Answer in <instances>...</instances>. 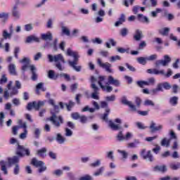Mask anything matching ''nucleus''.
<instances>
[{"mask_svg":"<svg viewBox=\"0 0 180 180\" xmlns=\"http://www.w3.org/2000/svg\"><path fill=\"white\" fill-rule=\"evenodd\" d=\"M2 36L4 37V39H5L6 40V39H11V37H12V34L11 32H8L7 30H4L3 31V34Z\"/></svg>","mask_w":180,"mask_h":180,"instance_id":"c03bdc74","label":"nucleus"},{"mask_svg":"<svg viewBox=\"0 0 180 180\" xmlns=\"http://www.w3.org/2000/svg\"><path fill=\"white\" fill-rule=\"evenodd\" d=\"M145 106H154V102L151 100H146L143 103Z\"/></svg>","mask_w":180,"mask_h":180,"instance_id":"4d7b16f0","label":"nucleus"},{"mask_svg":"<svg viewBox=\"0 0 180 180\" xmlns=\"http://www.w3.org/2000/svg\"><path fill=\"white\" fill-rule=\"evenodd\" d=\"M19 158H20L19 156H14L13 158H8L7 164H8L9 167L14 164H18V162H19Z\"/></svg>","mask_w":180,"mask_h":180,"instance_id":"393cba45","label":"nucleus"},{"mask_svg":"<svg viewBox=\"0 0 180 180\" xmlns=\"http://www.w3.org/2000/svg\"><path fill=\"white\" fill-rule=\"evenodd\" d=\"M31 164L34 165V167H41V165H44V162H43V161L38 160L36 158H33L32 160Z\"/></svg>","mask_w":180,"mask_h":180,"instance_id":"bb28decb","label":"nucleus"},{"mask_svg":"<svg viewBox=\"0 0 180 180\" xmlns=\"http://www.w3.org/2000/svg\"><path fill=\"white\" fill-rule=\"evenodd\" d=\"M75 105V103L72 101H70L68 104L65 103V106L68 110H71V108H72Z\"/></svg>","mask_w":180,"mask_h":180,"instance_id":"603ef678","label":"nucleus"},{"mask_svg":"<svg viewBox=\"0 0 180 180\" xmlns=\"http://www.w3.org/2000/svg\"><path fill=\"white\" fill-rule=\"evenodd\" d=\"M169 103H171L172 105V106H175V105H178V97L173 96V97L170 98Z\"/></svg>","mask_w":180,"mask_h":180,"instance_id":"a19ab883","label":"nucleus"},{"mask_svg":"<svg viewBox=\"0 0 180 180\" xmlns=\"http://www.w3.org/2000/svg\"><path fill=\"white\" fill-rule=\"evenodd\" d=\"M53 108L55 110V112L51 111V113L52 115V116H51L48 120H49L50 122H51L52 124H53V126L55 127H60V126H61V124H63V123H64V120L63 119V117L61 116H57L56 115V113H58V112H60V108H58V105H53Z\"/></svg>","mask_w":180,"mask_h":180,"instance_id":"7ed1b4c3","label":"nucleus"},{"mask_svg":"<svg viewBox=\"0 0 180 180\" xmlns=\"http://www.w3.org/2000/svg\"><path fill=\"white\" fill-rule=\"evenodd\" d=\"M117 141H127L130 139H133V134L131 132H127L126 135H123V131H120L118 134L116 136Z\"/></svg>","mask_w":180,"mask_h":180,"instance_id":"6e6552de","label":"nucleus"},{"mask_svg":"<svg viewBox=\"0 0 180 180\" xmlns=\"http://www.w3.org/2000/svg\"><path fill=\"white\" fill-rule=\"evenodd\" d=\"M101 108L103 109H105V112L101 116L102 120H104V122H109L108 116L109 113H110V108H108V103L106 101H101Z\"/></svg>","mask_w":180,"mask_h":180,"instance_id":"9d476101","label":"nucleus"},{"mask_svg":"<svg viewBox=\"0 0 180 180\" xmlns=\"http://www.w3.org/2000/svg\"><path fill=\"white\" fill-rule=\"evenodd\" d=\"M146 58L148 61H155V60H157V58H158V56H157V54H153L148 57H146Z\"/></svg>","mask_w":180,"mask_h":180,"instance_id":"8fccbe9b","label":"nucleus"},{"mask_svg":"<svg viewBox=\"0 0 180 180\" xmlns=\"http://www.w3.org/2000/svg\"><path fill=\"white\" fill-rule=\"evenodd\" d=\"M19 0H15V4L13 6L11 10V15L15 19H20V11H19Z\"/></svg>","mask_w":180,"mask_h":180,"instance_id":"1a4fd4ad","label":"nucleus"},{"mask_svg":"<svg viewBox=\"0 0 180 180\" xmlns=\"http://www.w3.org/2000/svg\"><path fill=\"white\" fill-rule=\"evenodd\" d=\"M171 63V58L168 55L164 56V60H158L155 63V67H160V65H162L163 67H167L168 64Z\"/></svg>","mask_w":180,"mask_h":180,"instance_id":"9b49d317","label":"nucleus"},{"mask_svg":"<svg viewBox=\"0 0 180 180\" xmlns=\"http://www.w3.org/2000/svg\"><path fill=\"white\" fill-rule=\"evenodd\" d=\"M108 85H114V86H120V82L118 79H115L112 75L108 76Z\"/></svg>","mask_w":180,"mask_h":180,"instance_id":"dca6fc26","label":"nucleus"},{"mask_svg":"<svg viewBox=\"0 0 180 180\" xmlns=\"http://www.w3.org/2000/svg\"><path fill=\"white\" fill-rule=\"evenodd\" d=\"M8 71L11 75H16V65L13 63H11L8 65Z\"/></svg>","mask_w":180,"mask_h":180,"instance_id":"c756f323","label":"nucleus"},{"mask_svg":"<svg viewBox=\"0 0 180 180\" xmlns=\"http://www.w3.org/2000/svg\"><path fill=\"white\" fill-rule=\"evenodd\" d=\"M160 91L163 92L164 89L161 88V86L158 84L156 89H153L150 91V94H152V95H155V94H158V92H160Z\"/></svg>","mask_w":180,"mask_h":180,"instance_id":"f704fd0d","label":"nucleus"},{"mask_svg":"<svg viewBox=\"0 0 180 180\" xmlns=\"http://www.w3.org/2000/svg\"><path fill=\"white\" fill-rule=\"evenodd\" d=\"M120 60H122V58L117 55L115 56H111L110 58V63H115V61Z\"/></svg>","mask_w":180,"mask_h":180,"instance_id":"09e8293b","label":"nucleus"},{"mask_svg":"<svg viewBox=\"0 0 180 180\" xmlns=\"http://www.w3.org/2000/svg\"><path fill=\"white\" fill-rule=\"evenodd\" d=\"M103 171H105V167H101L96 172L94 173V176H99V175H102L103 174Z\"/></svg>","mask_w":180,"mask_h":180,"instance_id":"ea45409f","label":"nucleus"},{"mask_svg":"<svg viewBox=\"0 0 180 180\" xmlns=\"http://www.w3.org/2000/svg\"><path fill=\"white\" fill-rule=\"evenodd\" d=\"M59 77L65 78L66 81H71V77H70V75L65 73H60L59 75Z\"/></svg>","mask_w":180,"mask_h":180,"instance_id":"052dcab7","label":"nucleus"},{"mask_svg":"<svg viewBox=\"0 0 180 180\" xmlns=\"http://www.w3.org/2000/svg\"><path fill=\"white\" fill-rule=\"evenodd\" d=\"M171 169L174 171H176L177 169H180V162H177L176 164H172L170 165Z\"/></svg>","mask_w":180,"mask_h":180,"instance_id":"de8ad7c7","label":"nucleus"},{"mask_svg":"<svg viewBox=\"0 0 180 180\" xmlns=\"http://www.w3.org/2000/svg\"><path fill=\"white\" fill-rule=\"evenodd\" d=\"M96 80V82H98L99 86L105 91L106 89V85H109V82L106 81V77L99 76L98 77H94Z\"/></svg>","mask_w":180,"mask_h":180,"instance_id":"f8f14e48","label":"nucleus"},{"mask_svg":"<svg viewBox=\"0 0 180 180\" xmlns=\"http://www.w3.org/2000/svg\"><path fill=\"white\" fill-rule=\"evenodd\" d=\"M154 171H159L160 172H167V166H155Z\"/></svg>","mask_w":180,"mask_h":180,"instance_id":"e433bc0d","label":"nucleus"},{"mask_svg":"<svg viewBox=\"0 0 180 180\" xmlns=\"http://www.w3.org/2000/svg\"><path fill=\"white\" fill-rule=\"evenodd\" d=\"M96 81L97 79H95V77L92 76L91 78V88L93 89L94 92L91 94V98L92 99L99 101V87H98L97 85L95 84V82Z\"/></svg>","mask_w":180,"mask_h":180,"instance_id":"39448f33","label":"nucleus"},{"mask_svg":"<svg viewBox=\"0 0 180 180\" xmlns=\"http://www.w3.org/2000/svg\"><path fill=\"white\" fill-rule=\"evenodd\" d=\"M157 124H155V122H154V121H151L149 129H150L151 133H155V131H160L161 130H162V124H159L157 127Z\"/></svg>","mask_w":180,"mask_h":180,"instance_id":"2eb2a0df","label":"nucleus"},{"mask_svg":"<svg viewBox=\"0 0 180 180\" xmlns=\"http://www.w3.org/2000/svg\"><path fill=\"white\" fill-rule=\"evenodd\" d=\"M41 37L42 40L45 41L49 40V41H51V40H53V34L50 32H48L46 34H41Z\"/></svg>","mask_w":180,"mask_h":180,"instance_id":"b1692460","label":"nucleus"},{"mask_svg":"<svg viewBox=\"0 0 180 180\" xmlns=\"http://www.w3.org/2000/svg\"><path fill=\"white\" fill-rule=\"evenodd\" d=\"M61 30H62L63 34H65V36H70L71 31L70 30V29H68V27L65 26H62Z\"/></svg>","mask_w":180,"mask_h":180,"instance_id":"c9c22d12","label":"nucleus"},{"mask_svg":"<svg viewBox=\"0 0 180 180\" xmlns=\"http://www.w3.org/2000/svg\"><path fill=\"white\" fill-rule=\"evenodd\" d=\"M122 103H123V105H127V106H129L131 112H138L137 108L136 107V105L133 104L131 101H127V99L126 98V96L122 97Z\"/></svg>","mask_w":180,"mask_h":180,"instance_id":"ddd939ff","label":"nucleus"},{"mask_svg":"<svg viewBox=\"0 0 180 180\" xmlns=\"http://www.w3.org/2000/svg\"><path fill=\"white\" fill-rule=\"evenodd\" d=\"M136 85L140 88H144L145 86H147V83L146 81H138Z\"/></svg>","mask_w":180,"mask_h":180,"instance_id":"13d9d810","label":"nucleus"},{"mask_svg":"<svg viewBox=\"0 0 180 180\" xmlns=\"http://www.w3.org/2000/svg\"><path fill=\"white\" fill-rule=\"evenodd\" d=\"M33 134L35 139H39V137H40V134H41V130H40L39 128H34Z\"/></svg>","mask_w":180,"mask_h":180,"instance_id":"58836bf2","label":"nucleus"},{"mask_svg":"<svg viewBox=\"0 0 180 180\" xmlns=\"http://www.w3.org/2000/svg\"><path fill=\"white\" fill-rule=\"evenodd\" d=\"M136 61L139 63L141 64L142 65H146L147 64V57H139L136 58Z\"/></svg>","mask_w":180,"mask_h":180,"instance_id":"4c0bfd02","label":"nucleus"},{"mask_svg":"<svg viewBox=\"0 0 180 180\" xmlns=\"http://www.w3.org/2000/svg\"><path fill=\"white\" fill-rule=\"evenodd\" d=\"M105 100L108 102H115V101L116 100V96L115 95L107 96L105 97Z\"/></svg>","mask_w":180,"mask_h":180,"instance_id":"bf43d9fd","label":"nucleus"},{"mask_svg":"<svg viewBox=\"0 0 180 180\" xmlns=\"http://www.w3.org/2000/svg\"><path fill=\"white\" fill-rule=\"evenodd\" d=\"M146 149H143L141 151V155L143 158V160H146V161H150V162H153V154H151V150H148L147 154H146Z\"/></svg>","mask_w":180,"mask_h":180,"instance_id":"4468645a","label":"nucleus"},{"mask_svg":"<svg viewBox=\"0 0 180 180\" xmlns=\"http://www.w3.org/2000/svg\"><path fill=\"white\" fill-rule=\"evenodd\" d=\"M53 175H55L56 176H61L63 175V172L61 169H56L52 172Z\"/></svg>","mask_w":180,"mask_h":180,"instance_id":"3c124183","label":"nucleus"},{"mask_svg":"<svg viewBox=\"0 0 180 180\" xmlns=\"http://www.w3.org/2000/svg\"><path fill=\"white\" fill-rule=\"evenodd\" d=\"M12 85H13V82L10 81L4 90V98H5V99H9V98L18 95V94H19V90L18 89L22 88V84L18 80L15 81V86L12 87Z\"/></svg>","mask_w":180,"mask_h":180,"instance_id":"f257e3e1","label":"nucleus"},{"mask_svg":"<svg viewBox=\"0 0 180 180\" xmlns=\"http://www.w3.org/2000/svg\"><path fill=\"white\" fill-rule=\"evenodd\" d=\"M67 56H70V57L74 58V60H68V64L75 71L77 72H79L81 71V66H77L78 64V58H79V56L78 55V52L74 51L71 50V49H68L67 50Z\"/></svg>","mask_w":180,"mask_h":180,"instance_id":"f03ea898","label":"nucleus"},{"mask_svg":"<svg viewBox=\"0 0 180 180\" xmlns=\"http://www.w3.org/2000/svg\"><path fill=\"white\" fill-rule=\"evenodd\" d=\"M129 33V30L127 28H122L120 30V34L122 36V37H125V36H127V34Z\"/></svg>","mask_w":180,"mask_h":180,"instance_id":"5fc2aeb1","label":"nucleus"},{"mask_svg":"<svg viewBox=\"0 0 180 180\" xmlns=\"http://www.w3.org/2000/svg\"><path fill=\"white\" fill-rule=\"evenodd\" d=\"M126 20V18H125V16H124V14H122L120 18H119V20L117 21L115 23V26L116 27H117L118 26H120V25H122L123 22Z\"/></svg>","mask_w":180,"mask_h":180,"instance_id":"72a5a7b5","label":"nucleus"},{"mask_svg":"<svg viewBox=\"0 0 180 180\" xmlns=\"http://www.w3.org/2000/svg\"><path fill=\"white\" fill-rule=\"evenodd\" d=\"M71 117L74 119V120H78V119H79L81 115L78 112H74V113H72Z\"/></svg>","mask_w":180,"mask_h":180,"instance_id":"338daca9","label":"nucleus"},{"mask_svg":"<svg viewBox=\"0 0 180 180\" xmlns=\"http://www.w3.org/2000/svg\"><path fill=\"white\" fill-rule=\"evenodd\" d=\"M1 165V171H2L4 175H8V169L6 168V165H8V162L1 160L0 161Z\"/></svg>","mask_w":180,"mask_h":180,"instance_id":"6ab92c4d","label":"nucleus"},{"mask_svg":"<svg viewBox=\"0 0 180 180\" xmlns=\"http://www.w3.org/2000/svg\"><path fill=\"white\" fill-rule=\"evenodd\" d=\"M55 140L57 141V143H58V144H64L66 139L65 137L63 136L61 134H57L56 136L55 137Z\"/></svg>","mask_w":180,"mask_h":180,"instance_id":"412c9836","label":"nucleus"},{"mask_svg":"<svg viewBox=\"0 0 180 180\" xmlns=\"http://www.w3.org/2000/svg\"><path fill=\"white\" fill-rule=\"evenodd\" d=\"M58 77H60V74H56L54 72V70H49L48 72V77L50 79H57V78H58Z\"/></svg>","mask_w":180,"mask_h":180,"instance_id":"cd10ccee","label":"nucleus"},{"mask_svg":"<svg viewBox=\"0 0 180 180\" xmlns=\"http://www.w3.org/2000/svg\"><path fill=\"white\" fill-rule=\"evenodd\" d=\"M9 18V13H0V19H3L4 22H6V20H8V18Z\"/></svg>","mask_w":180,"mask_h":180,"instance_id":"79ce46f5","label":"nucleus"},{"mask_svg":"<svg viewBox=\"0 0 180 180\" xmlns=\"http://www.w3.org/2000/svg\"><path fill=\"white\" fill-rule=\"evenodd\" d=\"M117 153L121 154L123 158H127V155H129V154L127 153V152H126V150H118Z\"/></svg>","mask_w":180,"mask_h":180,"instance_id":"69168bd1","label":"nucleus"},{"mask_svg":"<svg viewBox=\"0 0 180 180\" xmlns=\"http://www.w3.org/2000/svg\"><path fill=\"white\" fill-rule=\"evenodd\" d=\"M148 74H154L155 75H160V74H164V70H159L156 68L148 69L146 70Z\"/></svg>","mask_w":180,"mask_h":180,"instance_id":"5701e85b","label":"nucleus"},{"mask_svg":"<svg viewBox=\"0 0 180 180\" xmlns=\"http://www.w3.org/2000/svg\"><path fill=\"white\" fill-rule=\"evenodd\" d=\"M146 82L147 86H150V85H154L155 84V79H154V77H150L147 81H146Z\"/></svg>","mask_w":180,"mask_h":180,"instance_id":"a18cd8bd","label":"nucleus"},{"mask_svg":"<svg viewBox=\"0 0 180 180\" xmlns=\"http://www.w3.org/2000/svg\"><path fill=\"white\" fill-rule=\"evenodd\" d=\"M158 85L161 86L162 89H166V91H168L172 88L171 84L167 82L160 83Z\"/></svg>","mask_w":180,"mask_h":180,"instance_id":"2f4dec72","label":"nucleus"},{"mask_svg":"<svg viewBox=\"0 0 180 180\" xmlns=\"http://www.w3.org/2000/svg\"><path fill=\"white\" fill-rule=\"evenodd\" d=\"M48 58L49 60V63H56V67L59 70V71H64V67L61 65L60 63H63V64H65V59H64V56H63V54L58 53L56 55H48Z\"/></svg>","mask_w":180,"mask_h":180,"instance_id":"20e7f679","label":"nucleus"},{"mask_svg":"<svg viewBox=\"0 0 180 180\" xmlns=\"http://www.w3.org/2000/svg\"><path fill=\"white\" fill-rule=\"evenodd\" d=\"M172 70L171 69H167V72L165 73V71L164 70V74H160V75H164V77H166V78H169L172 75Z\"/></svg>","mask_w":180,"mask_h":180,"instance_id":"49530a36","label":"nucleus"},{"mask_svg":"<svg viewBox=\"0 0 180 180\" xmlns=\"http://www.w3.org/2000/svg\"><path fill=\"white\" fill-rule=\"evenodd\" d=\"M32 41H35V43H39L40 41V39L34 35H31L27 37L25 43H32Z\"/></svg>","mask_w":180,"mask_h":180,"instance_id":"4be33fe9","label":"nucleus"},{"mask_svg":"<svg viewBox=\"0 0 180 180\" xmlns=\"http://www.w3.org/2000/svg\"><path fill=\"white\" fill-rule=\"evenodd\" d=\"M169 144L170 141L167 138L163 139L161 141V146H162V147H169Z\"/></svg>","mask_w":180,"mask_h":180,"instance_id":"37998d69","label":"nucleus"},{"mask_svg":"<svg viewBox=\"0 0 180 180\" xmlns=\"http://www.w3.org/2000/svg\"><path fill=\"white\" fill-rule=\"evenodd\" d=\"M138 20L142 23H150V19L147 16H144L143 14H138Z\"/></svg>","mask_w":180,"mask_h":180,"instance_id":"a878e982","label":"nucleus"},{"mask_svg":"<svg viewBox=\"0 0 180 180\" xmlns=\"http://www.w3.org/2000/svg\"><path fill=\"white\" fill-rule=\"evenodd\" d=\"M170 30L171 29L169 27H163L160 29L158 32L162 36H168Z\"/></svg>","mask_w":180,"mask_h":180,"instance_id":"c85d7f7f","label":"nucleus"},{"mask_svg":"<svg viewBox=\"0 0 180 180\" xmlns=\"http://www.w3.org/2000/svg\"><path fill=\"white\" fill-rule=\"evenodd\" d=\"M79 180H94V178H92L91 176L87 174L80 177Z\"/></svg>","mask_w":180,"mask_h":180,"instance_id":"774afa93","label":"nucleus"},{"mask_svg":"<svg viewBox=\"0 0 180 180\" xmlns=\"http://www.w3.org/2000/svg\"><path fill=\"white\" fill-rule=\"evenodd\" d=\"M33 105H34V109H35V110H39L40 108H42V106H44V101H39L38 103L36 101H33Z\"/></svg>","mask_w":180,"mask_h":180,"instance_id":"473e14b6","label":"nucleus"},{"mask_svg":"<svg viewBox=\"0 0 180 180\" xmlns=\"http://www.w3.org/2000/svg\"><path fill=\"white\" fill-rule=\"evenodd\" d=\"M20 172V168L19 167L18 164H15L14 167L13 174L14 175H19V172Z\"/></svg>","mask_w":180,"mask_h":180,"instance_id":"6e6d98bb","label":"nucleus"},{"mask_svg":"<svg viewBox=\"0 0 180 180\" xmlns=\"http://www.w3.org/2000/svg\"><path fill=\"white\" fill-rule=\"evenodd\" d=\"M101 165V160H96V162L91 163L90 167L92 168H96V167H99Z\"/></svg>","mask_w":180,"mask_h":180,"instance_id":"680f3d73","label":"nucleus"},{"mask_svg":"<svg viewBox=\"0 0 180 180\" xmlns=\"http://www.w3.org/2000/svg\"><path fill=\"white\" fill-rule=\"evenodd\" d=\"M161 12V9L160 8H156L155 11H152L150 13V15L153 18H157L158 13H160Z\"/></svg>","mask_w":180,"mask_h":180,"instance_id":"e2e57ef3","label":"nucleus"},{"mask_svg":"<svg viewBox=\"0 0 180 180\" xmlns=\"http://www.w3.org/2000/svg\"><path fill=\"white\" fill-rule=\"evenodd\" d=\"M37 153L39 157H41L42 158H44L46 155H47V149L46 148H42L41 149H39L37 151Z\"/></svg>","mask_w":180,"mask_h":180,"instance_id":"7c9ffc66","label":"nucleus"},{"mask_svg":"<svg viewBox=\"0 0 180 180\" xmlns=\"http://www.w3.org/2000/svg\"><path fill=\"white\" fill-rule=\"evenodd\" d=\"M97 64L101 68H103L106 72H109V74H113V69L112 68V64L105 62L103 63L101 58L97 59Z\"/></svg>","mask_w":180,"mask_h":180,"instance_id":"0eeeda50","label":"nucleus"},{"mask_svg":"<svg viewBox=\"0 0 180 180\" xmlns=\"http://www.w3.org/2000/svg\"><path fill=\"white\" fill-rule=\"evenodd\" d=\"M15 154L20 157V158H23L25 155L29 157V155H30V150H29V148H25L23 146L18 145L16 148Z\"/></svg>","mask_w":180,"mask_h":180,"instance_id":"423d86ee","label":"nucleus"},{"mask_svg":"<svg viewBox=\"0 0 180 180\" xmlns=\"http://www.w3.org/2000/svg\"><path fill=\"white\" fill-rule=\"evenodd\" d=\"M27 137V129H25L24 132L20 134V139L25 140Z\"/></svg>","mask_w":180,"mask_h":180,"instance_id":"0e129e2a","label":"nucleus"},{"mask_svg":"<svg viewBox=\"0 0 180 180\" xmlns=\"http://www.w3.org/2000/svg\"><path fill=\"white\" fill-rule=\"evenodd\" d=\"M65 136L66 137H71L72 136V131L68 128L65 129Z\"/></svg>","mask_w":180,"mask_h":180,"instance_id":"864d4df0","label":"nucleus"},{"mask_svg":"<svg viewBox=\"0 0 180 180\" xmlns=\"http://www.w3.org/2000/svg\"><path fill=\"white\" fill-rule=\"evenodd\" d=\"M30 69L31 71V79L32 81H37V78H38V75L37 72H36V66H34V65H31L30 66Z\"/></svg>","mask_w":180,"mask_h":180,"instance_id":"f3484780","label":"nucleus"},{"mask_svg":"<svg viewBox=\"0 0 180 180\" xmlns=\"http://www.w3.org/2000/svg\"><path fill=\"white\" fill-rule=\"evenodd\" d=\"M108 126L110 127V129H112V130L117 131L122 129V126H120V124H115L112 120L108 121Z\"/></svg>","mask_w":180,"mask_h":180,"instance_id":"a211bd4d","label":"nucleus"},{"mask_svg":"<svg viewBox=\"0 0 180 180\" xmlns=\"http://www.w3.org/2000/svg\"><path fill=\"white\" fill-rule=\"evenodd\" d=\"M134 39L136 41H140L143 39V31L140 30H136L135 34L134 35Z\"/></svg>","mask_w":180,"mask_h":180,"instance_id":"aec40b11","label":"nucleus"}]
</instances>
